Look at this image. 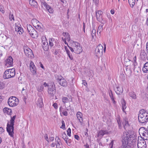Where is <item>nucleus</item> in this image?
Instances as JSON below:
<instances>
[{
    "instance_id": "1",
    "label": "nucleus",
    "mask_w": 148,
    "mask_h": 148,
    "mask_svg": "<svg viewBox=\"0 0 148 148\" xmlns=\"http://www.w3.org/2000/svg\"><path fill=\"white\" fill-rule=\"evenodd\" d=\"M133 135L130 134L129 132H124L122 137V145L120 148H130V145L128 144H131L135 139Z\"/></svg>"
},
{
    "instance_id": "2",
    "label": "nucleus",
    "mask_w": 148,
    "mask_h": 148,
    "mask_svg": "<svg viewBox=\"0 0 148 148\" xmlns=\"http://www.w3.org/2000/svg\"><path fill=\"white\" fill-rule=\"evenodd\" d=\"M138 120L140 123L144 124L148 121V113L144 110L142 109L139 111Z\"/></svg>"
},
{
    "instance_id": "3",
    "label": "nucleus",
    "mask_w": 148,
    "mask_h": 148,
    "mask_svg": "<svg viewBox=\"0 0 148 148\" xmlns=\"http://www.w3.org/2000/svg\"><path fill=\"white\" fill-rule=\"evenodd\" d=\"M124 64L126 67V71L128 73H131L134 67L133 62L128 59L125 58L124 60Z\"/></svg>"
},
{
    "instance_id": "4",
    "label": "nucleus",
    "mask_w": 148,
    "mask_h": 148,
    "mask_svg": "<svg viewBox=\"0 0 148 148\" xmlns=\"http://www.w3.org/2000/svg\"><path fill=\"white\" fill-rule=\"evenodd\" d=\"M71 44V46L74 47L75 53L77 54H79L82 51V47L80 46V44L77 42L72 41Z\"/></svg>"
},
{
    "instance_id": "5",
    "label": "nucleus",
    "mask_w": 148,
    "mask_h": 148,
    "mask_svg": "<svg viewBox=\"0 0 148 148\" xmlns=\"http://www.w3.org/2000/svg\"><path fill=\"white\" fill-rule=\"evenodd\" d=\"M27 28L29 34L32 38H35L38 36L37 32L31 25H27Z\"/></svg>"
},
{
    "instance_id": "6",
    "label": "nucleus",
    "mask_w": 148,
    "mask_h": 148,
    "mask_svg": "<svg viewBox=\"0 0 148 148\" xmlns=\"http://www.w3.org/2000/svg\"><path fill=\"white\" fill-rule=\"evenodd\" d=\"M14 124H11L8 121L7 123L6 127L7 131L9 135L12 137H14Z\"/></svg>"
},
{
    "instance_id": "7",
    "label": "nucleus",
    "mask_w": 148,
    "mask_h": 148,
    "mask_svg": "<svg viewBox=\"0 0 148 148\" xmlns=\"http://www.w3.org/2000/svg\"><path fill=\"white\" fill-rule=\"evenodd\" d=\"M48 92L51 97H53L56 93V89L54 83L48 86Z\"/></svg>"
},
{
    "instance_id": "8",
    "label": "nucleus",
    "mask_w": 148,
    "mask_h": 148,
    "mask_svg": "<svg viewBox=\"0 0 148 148\" xmlns=\"http://www.w3.org/2000/svg\"><path fill=\"white\" fill-rule=\"evenodd\" d=\"M8 102L10 106L13 107L17 105L18 102V99H17L15 97H12L9 98Z\"/></svg>"
},
{
    "instance_id": "9",
    "label": "nucleus",
    "mask_w": 148,
    "mask_h": 148,
    "mask_svg": "<svg viewBox=\"0 0 148 148\" xmlns=\"http://www.w3.org/2000/svg\"><path fill=\"white\" fill-rule=\"evenodd\" d=\"M103 50L102 45L101 44H99L97 47L95 51V54L97 57H99L102 54Z\"/></svg>"
},
{
    "instance_id": "10",
    "label": "nucleus",
    "mask_w": 148,
    "mask_h": 148,
    "mask_svg": "<svg viewBox=\"0 0 148 148\" xmlns=\"http://www.w3.org/2000/svg\"><path fill=\"white\" fill-rule=\"evenodd\" d=\"M25 55L29 58H32L34 56L32 50L28 47L25 46L23 48Z\"/></svg>"
},
{
    "instance_id": "11",
    "label": "nucleus",
    "mask_w": 148,
    "mask_h": 148,
    "mask_svg": "<svg viewBox=\"0 0 148 148\" xmlns=\"http://www.w3.org/2000/svg\"><path fill=\"white\" fill-rule=\"evenodd\" d=\"M13 60L12 57L11 56H9L5 61V65L8 67L12 66Z\"/></svg>"
},
{
    "instance_id": "12",
    "label": "nucleus",
    "mask_w": 148,
    "mask_h": 148,
    "mask_svg": "<svg viewBox=\"0 0 148 148\" xmlns=\"http://www.w3.org/2000/svg\"><path fill=\"white\" fill-rule=\"evenodd\" d=\"M41 5L42 6H43L45 7L46 9L50 13H52L53 12V8L51 6L49 5L44 1H43L41 2Z\"/></svg>"
},
{
    "instance_id": "13",
    "label": "nucleus",
    "mask_w": 148,
    "mask_h": 148,
    "mask_svg": "<svg viewBox=\"0 0 148 148\" xmlns=\"http://www.w3.org/2000/svg\"><path fill=\"white\" fill-rule=\"evenodd\" d=\"M58 81L60 84L63 86H66L67 84L66 80L62 76L59 77L58 79Z\"/></svg>"
},
{
    "instance_id": "14",
    "label": "nucleus",
    "mask_w": 148,
    "mask_h": 148,
    "mask_svg": "<svg viewBox=\"0 0 148 148\" xmlns=\"http://www.w3.org/2000/svg\"><path fill=\"white\" fill-rule=\"evenodd\" d=\"M96 18L100 22L101 18H102V14L103 12L100 10L96 11L95 12Z\"/></svg>"
},
{
    "instance_id": "15",
    "label": "nucleus",
    "mask_w": 148,
    "mask_h": 148,
    "mask_svg": "<svg viewBox=\"0 0 148 148\" xmlns=\"http://www.w3.org/2000/svg\"><path fill=\"white\" fill-rule=\"evenodd\" d=\"M29 66L30 70L32 73L34 74H36V68L34 63L32 61L30 63Z\"/></svg>"
},
{
    "instance_id": "16",
    "label": "nucleus",
    "mask_w": 148,
    "mask_h": 148,
    "mask_svg": "<svg viewBox=\"0 0 148 148\" xmlns=\"http://www.w3.org/2000/svg\"><path fill=\"white\" fill-rule=\"evenodd\" d=\"M77 118L79 120L80 123L81 125L83 123V120L82 118L83 114L82 113L80 112H78L76 114Z\"/></svg>"
},
{
    "instance_id": "17",
    "label": "nucleus",
    "mask_w": 148,
    "mask_h": 148,
    "mask_svg": "<svg viewBox=\"0 0 148 148\" xmlns=\"http://www.w3.org/2000/svg\"><path fill=\"white\" fill-rule=\"evenodd\" d=\"M10 70V69L6 70L5 71L3 76V78L4 79H8L10 78L11 77H12L11 75L9 72Z\"/></svg>"
},
{
    "instance_id": "18",
    "label": "nucleus",
    "mask_w": 148,
    "mask_h": 148,
    "mask_svg": "<svg viewBox=\"0 0 148 148\" xmlns=\"http://www.w3.org/2000/svg\"><path fill=\"white\" fill-rule=\"evenodd\" d=\"M147 54L145 52V49H142L140 51V58L142 60H145L147 58Z\"/></svg>"
},
{
    "instance_id": "19",
    "label": "nucleus",
    "mask_w": 148,
    "mask_h": 148,
    "mask_svg": "<svg viewBox=\"0 0 148 148\" xmlns=\"http://www.w3.org/2000/svg\"><path fill=\"white\" fill-rule=\"evenodd\" d=\"M37 106L39 108H42L43 106L42 102V98L41 97H39L37 100Z\"/></svg>"
},
{
    "instance_id": "20",
    "label": "nucleus",
    "mask_w": 148,
    "mask_h": 148,
    "mask_svg": "<svg viewBox=\"0 0 148 148\" xmlns=\"http://www.w3.org/2000/svg\"><path fill=\"white\" fill-rule=\"evenodd\" d=\"M15 31L19 35L21 34L23 32V29L21 27L18 25H16L15 27Z\"/></svg>"
},
{
    "instance_id": "21",
    "label": "nucleus",
    "mask_w": 148,
    "mask_h": 148,
    "mask_svg": "<svg viewBox=\"0 0 148 148\" xmlns=\"http://www.w3.org/2000/svg\"><path fill=\"white\" fill-rule=\"evenodd\" d=\"M29 4L35 8H37L38 5L37 2L34 0H29Z\"/></svg>"
},
{
    "instance_id": "22",
    "label": "nucleus",
    "mask_w": 148,
    "mask_h": 148,
    "mask_svg": "<svg viewBox=\"0 0 148 148\" xmlns=\"http://www.w3.org/2000/svg\"><path fill=\"white\" fill-rule=\"evenodd\" d=\"M56 142V148H61L60 147V140L58 136H56L55 138Z\"/></svg>"
},
{
    "instance_id": "23",
    "label": "nucleus",
    "mask_w": 148,
    "mask_h": 148,
    "mask_svg": "<svg viewBox=\"0 0 148 148\" xmlns=\"http://www.w3.org/2000/svg\"><path fill=\"white\" fill-rule=\"evenodd\" d=\"M121 103L122 106V109L123 111L126 113V112L125 111V109L127 107L126 106V103L124 99H123L121 101Z\"/></svg>"
},
{
    "instance_id": "24",
    "label": "nucleus",
    "mask_w": 148,
    "mask_h": 148,
    "mask_svg": "<svg viewBox=\"0 0 148 148\" xmlns=\"http://www.w3.org/2000/svg\"><path fill=\"white\" fill-rule=\"evenodd\" d=\"M116 89V92L117 94L120 95L123 92V88H120L119 86L117 87Z\"/></svg>"
},
{
    "instance_id": "25",
    "label": "nucleus",
    "mask_w": 148,
    "mask_h": 148,
    "mask_svg": "<svg viewBox=\"0 0 148 148\" xmlns=\"http://www.w3.org/2000/svg\"><path fill=\"white\" fill-rule=\"evenodd\" d=\"M3 111L4 113H7L8 114L10 115L12 112V110L7 108H5L3 109Z\"/></svg>"
},
{
    "instance_id": "26",
    "label": "nucleus",
    "mask_w": 148,
    "mask_h": 148,
    "mask_svg": "<svg viewBox=\"0 0 148 148\" xmlns=\"http://www.w3.org/2000/svg\"><path fill=\"white\" fill-rule=\"evenodd\" d=\"M142 70L144 73H147L148 71V64L147 63H145L144 65V67Z\"/></svg>"
},
{
    "instance_id": "27",
    "label": "nucleus",
    "mask_w": 148,
    "mask_h": 148,
    "mask_svg": "<svg viewBox=\"0 0 148 148\" xmlns=\"http://www.w3.org/2000/svg\"><path fill=\"white\" fill-rule=\"evenodd\" d=\"M62 138L64 139V140L65 141L66 143H67V145H68V143L67 140L68 138L67 137V136L65 133V132H63L62 134Z\"/></svg>"
},
{
    "instance_id": "28",
    "label": "nucleus",
    "mask_w": 148,
    "mask_h": 148,
    "mask_svg": "<svg viewBox=\"0 0 148 148\" xmlns=\"http://www.w3.org/2000/svg\"><path fill=\"white\" fill-rule=\"evenodd\" d=\"M129 95L130 97L134 99H136V96L135 93L133 92H130L129 93Z\"/></svg>"
},
{
    "instance_id": "29",
    "label": "nucleus",
    "mask_w": 148,
    "mask_h": 148,
    "mask_svg": "<svg viewBox=\"0 0 148 148\" xmlns=\"http://www.w3.org/2000/svg\"><path fill=\"white\" fill-rule=\"evenodd\" d=\"M32 23L34 26H35L38 24H40L39 22L36 19H33L32 20Z\"/></svg>"
},
{
    "instance_id": "30",
    "label": "nucleus",
    "mask_w": 148,
    "mask_h": 148,
    "mask_svg": "<svg viewBox=\"0 0 148 148\" xmlns=\"http://www.w3.org/2000/svg\"><path fill=\"white\" fill-rule=\"evenodd\" d=\"M109 94L111 99L113 101V103L114 104L116 102L113 97L112 91L111 90H110V91L109 92Z\"/></svg>"
},
{
    "instance_id": "31",
    "label": "nucleus",
    "mask_w": 148,
    "mask_h": 148,
    "mask_svg": "<svg viewBox=\"0 0 148 148\" xmlns=\"http://www.w3.org/2000/svg\"><path fill=\"white\" fill-rule=\"evenodd\" d=\"M10 70V71H9V72L11 75L12 77H13L15 75V69L14 68H12Z\"/></svg>"
},
{
    "instance_id": "32",
    "label": "nucleus",
    "mask_w": 148,
    "mask_h": 148,
    "mask_svg": "<svg viewBox=\"0 0 148 148\" xmlns=\"http://www.w3.org/2000/svg\"><path fill=\"white\" fill-rule=\"evenodd\" d=\"M145 131H144L145 133V138L143 137L144 139L147 140H148V129H145Z\"/></svg>"
},
{
    "instance_id": "33",
    "label": "nucleus",
    "mask_w": 148,
    "mask_h": 148,
    "mask_svg": "<svg viewBox=\"0 0 148 148\" xmlns=\"http://www.w3.org/2000/svg\"><path fill=\"white\" fill-rule=\"evenodd\" d=\"M64 36H66V39L67 40L69 41L70 40V36L69 34L68 33L64 32L63 34Z\"/></svg>"
},
{
    "instance_id": "34",
    "label": "nucleus",
    "mask_w": 148,
    "mask_h": 148,
    "mask_svg": "<svg viewBox=\"0 0 148 148\" xmlns=\"http://www.w3.org/2000/svg\"><path fill=\"white\" fill-rule=\"evenodd\" d=\"M128 1L130 5H132V7H133L135 4V0H128Z\"/></svg>"
},
{
    "instance_id": "35",
    "label": "nucleus",
    "mask_w": 148,
    "mask_h": 148,
    "mask_svg": "<svg viewBox=\"0 0 148 148\" xmlns=\"http://www.w3.org/2000/svg\"><path fill=\"white\" fill-rule=\"evenodd\" d=\"M134 72L136 73H138L140 71V69L139 67H137L136 66H134Z\"/></svg>"
},
{
    "instance_id": "36",
    "label": "nucleus",
    "mask_w": 148,
    "mask_h": 148,
    "mask_svg": "<svg viewBox=\"0 0 148 148\" xmlns=\"http://www.w3.org/2000/svg\"><path fill=\"white\" fill-rule=\"evenodd\" d=\"M16 117V116L14 115L13 117H11V119L10 120V123L12 124H14V120Z\"/></svg>"
},
{
    "instance_id": "37",
    "label": "nucleus",
    "mask_w": 148,
    "mask_h": 148,
    "mask_svg": "<svg viewBox=\"0 0 148 148\" xmlns=\"http://www.w3.org/2000/svg\"><path fill=\"white\" fill-rule=\"evenodd\" d=\"M125 124L124 125V127L125 129H126V126H128L129 125V124L128 123V121L127 120V119H125Z\"/></svg>"
},
{
    "instance_id": "38",
    "label": "nucleus",
    "mask_w": 148,
    "mask_h": 148,
    "mask_svg": "<svg viewBox=\"0 0 148 148\" xmlns=\"http://www.w3.org/2000/svg\"><path fill=\"white\" fill-rule=\"evenodd\" d=\"M5 87V83L4 82H0V89H3Z\"/></svg>"
},
{
    "instance_id": "39",
    "label": "nucleus",
    "mask_w": 148,
    "mask_h": 148,
    "mask_svg": "<svg viewBox=\"0 0 148 148\" xmlns=\"http://www.w3.org/2000/svg\"><path fill=\"white\" fill-rule=\"evenodd\" d=\"M103 25H100L98 27V32H99L100 33L103 30Z\"/></svg>"
},
{
    "instance_id": "40",
    "label": "nucleus",
    "mask_w": 148,
    "mask_h": 148,
    "mask_svg": "<svg viewBox=\"0 0 148 148\" xmlns=\"http://www.w3.org/2000/svg\"><path fill=\"white\" fill-rule=\"evenodd\" d=\"M136 57L135 56L133 58V60L134 62H133V65L134 66H136V65H137V63L136 61Z\"/></svg>"
},
{
    "instance_id": "41",
    "label": "nucleus",
    "mask_w": 148,
    "mask_h": 148,
    "mask_svg": "<svg viewBox=\"0 0 148 148\" xmlns=\"http://www.w3.org/2000/svg\"><path fill=\"white\" fill-rule=\"evenodd\" d=\"M96 30L95 29H93L92 30V38H94V36H95Z\"/></svg>"
},
{
    "instance_id": "42",
    "label": "nucleus",
    "mask_w": 148,
    "mask_h": 148,
    "mask_svg": "<svg viewBox=\"0 0 148 148\" xmlns=\"http://www.w3.org/2000/svg\"><path fill=\"white\" fill-rule=\"evenodd\" d=\"M67 134L69 136H71V129L70 128H69L67 130Z\"/></svg>"
},
{
    "instance_id": "43",
    "label": "nucleus",
    "mask_w": 148,
    "mask_h": 148,
    "mask_svg": "<svg viewBox=\"0 0 148 148\" xmlns=\"http://www.w3.org/2000/svg\"><path fill=\"white\" fill-rule=\"evenodd\" d=\"M62 100L63 102L64 103H66L67 102V101H68V98L67 97H64L62 99Z\"/></svg>"
},
{
    "instance_id": "44",
    "label": "nucleus",
    "mask_w": 148,
    "mask_h": 148,
    "mask_svg": "<svg viewBox=\"0 0 148 148\" xmlns=\"http://www.w3.org/2000/svg\"><path fill=\"white\" fill-rule=\"evenodd\" d=\"M62 125L61 126L60 128H62L63 129H65V123L64 121L63 120L62 121Z\"/></svg>"
},
{
    "instance_id": "45",
    "label": "nucleus",
    "mask_w": 148,
    "mask_h": 148,
    "mask_svg": "<svg viewBox=\"0 0 148 148\" xmlns=\"http://www.w3.org/2000/svg\"><path fill=\"white\" fill-rule=\"evenodd\" d=\"M0 11L3 14L5 12V11L3 7L1 4H0Z\"/></svg>"
},
{
    "instance_id": "46",
    "label": "nucleus",
    "mask_w": 148,
    "mask_h": 148,
    "mask_svg": "<svg viewBox=\"0 0 148 148\" xmlns=\"http://www.w3.org/2000/svg\"><path fill=\"white\" fill-rule=\"evenodd\" d=\"M102 20V21L101 22L102 24V25H103V24H106L107 23V21L105 19L103 18H101V19Z\"/></svg>"
},
{
    "instance_id": "47",
    "label": "nucleus",
    "mask_w": 148,
    "mask_h": 148,
    "mask_svg": "<svg viewBox=\"0 0 148 148\" xmlns=\"http://www.w3.org/2000/svg\"><path fill=\"white\" fill-rule=\"evenodd\" d=\"M104 135V134H103V132L102 130L100 131L98 133V136H103Z\"/></svg>"
},
{
    "instance_id": "48",
    "label": "nucleus",
    "mask_w": 148,
    "mask_h": 148,
    "mask_svg": "<svg viewBox=\"0 0 148 148\" xmlns=\"http://www.w3.org/2000/svg\"><path fill=\"white\" fill-rule=\"evenodd\" d=\"M9 18L10 21H12V20H13V21L14 20V16L13 14H11L10 13L9 16Z\"/></svg>"
},
{
    "instance_id": "49",
    "label": "nucleus",
    "mask_w": 148,
    "mask_h": 148,
    "mask_svg": "<svg viewBox=\"0 0 148 148\" xmlns=\"http://www.w3.org/2000/svg\"><path fill=\"white\" fill-rule=\"evenodd\" d=\"M39 24H38L34 27H35L36 29L40 30L41 29V27L39 25Z\"/></svg>"
},
{
    "instance_id": "50",
    "label": "nucleus",
    "mask_w": 148,
    "mask_h": 148,
    "mask_svg": "<svg viewBox=\"0 0 148 148\" xmlns=\"http://www.w3.org/2000/svg\"><path fill=\"white\" fill-rule=\"evenodd\" d=\"M68 47H69V49H70V50L71 51V52H74V47H70L69 45H68Z\"/></svg>"
},
{
    "instance_id": "51",
    "label": "nucleus",
    "mask_w": 148,
    "mask_h": 148,
    "mask_svg": "<svg viewBox=\"0 0 148 148\" xmlns=\"http://www.w3.org/2000/svg\"><path fill=\"white\" fill-rule=\"evenodd\" d=\"M62 114L65 116H67L68 115V113L66 111L63 110L62 112Z\"/></svg>"
},
{
    "instance_id": "52",
    "label": "nucleus",
    "mask_w": 148,
    "mask_h": 148,
    "mask_svg": "<svg viewBox=\"0 0 148 148\" xmlns=\"http://www.w3.org/2000/svg\"><path fill=\"white\" fill-rule=\"evenodd\" d=\"M67 55L71 60H73V58L72 55L71 53Z\"/></svg>"
},
{
    "instance_id": "53",
    "label": "nucleus",
    "mask_w": 148,
    "mask_h": 148,
    "mask_svg": "<svg viewBox=\"0 0 148 148\" xmlns=\"http://www.w3.org/2000/svg\"><path fill=\"white\" fill-rule=\"evenodd\" d=\"M93 1L95 3V5H97L99 3V0H93Z\"/></svg>"
},
{
    "instance_id": "54",
    "label": "nucleus",
    "mask_w": 148,
    "mask_h": 148,
    "mask_svg": "<svg viewBox=\"0 0 148 148\" xmlns=\"http://www.w3.org/2000/svg\"><path fill=\"white\" fill-rule=\"evenodd\" d=\"M4 132V130L2 127H0V134Z\"/></svg>"
},
{
    "instance_id": "55",
    "label": "nucleus",
    "mask_w": 148,
    "mask_h": 148,
    "mask_svg": "<svg viewBox=\"0 0 148 148\" xmlns=\"http://www.w3.org/2000/svg\"><path fill=\"white\" fill-rule=\"evenodd\" d=\"M53 106L55 109H56L58 108V105L56 103H54Z\"/></svg>"
},
{
    "instance_id": "56",
    "label": "nucleus",
    "mask_w": 148,
    "mask_h": 148,
    "mask_svg": "<svg viewBox=\"0 0 148 148\" xmlns=\"http://www.w3.org/2000/svg\"><path fill=\"white\" fill-rule=\"evenodd\" d=\"M45 139L48 142H49L48 140V138L47 134H45V136H44Z\"/></svg>"
},
{
    "instance_id": "57",
    "label": "nucleus",
    "mask_w": 148,
    "mask_h": 148,
    "mask_svg": "<svg viewBox=\"0 0 148 148\" xmlns=\"http://www.w3.org/2000/svg\"><path fill=\"white\" fill-rule=\"evenodd\" d=\"M103 134H104V135L105 134H108L109 133L106 130H103Z\"/></svg>"
},
{
    "instance_id": "58",
    "label": "nucleus",
    "mask_w": 148,
    "mask_h": 148,
    "mask_svg": "<svg viewBox=\"0 0 148 148\" xmlns=\"http://www.w3.org/2000/svg\"><path fill=\"white\" fill-rule=\"evenodd\" d=\"M56 144V142L55 143H53L51 144L50 146L51 147H54L55 146V145Z\"/></svg>"
},
{
    "instance_id": "59",
    "label": "nucleus",
    "mask_w": 148,
    "mask_h": 148,
    "mask_svg": "<svg viewBox=\"0 0 148 148\" xmlns=\"http://www.w3.org/2000/svg\"><path fill=\"white\" fill-rule=\"evenodd\" d=\"M75 138L77 140H78L79 138V136L77 135H75L74 136Z\"/></svg>"
},
{
    "instance_id": "60",
    "label": "nucleus",
    "mask_w": 148,
    "mask_h": 148,
    "mask_svg": "<svg viewBox=\"0 0 148 148\" xmlns=\"http://www.w3.org/2000/svg\"><path fill=\"white\" fill-rule=\"evenodd\" d=\"M62 38V40L64 42V43H65V44H67V45L68 46V45H68L67 43L66 42V40L65 39H64Z\"/></svg>"
},
{
    "instance_id": "61",
    "label": "nucleus",
    "mask_w": 148,
    "mask_h": 148,
    "mask_svg": "<svg viewBox=\"0 0 148 148\" xmlns=\"http://www.w3.org/2000/svg\"><path fill=\"white\" fill-rule=\"evenodd\" d=\"M49 45L50 47H52L53 46V44L52 42H49Z\"/></svg>"
},
{
    "instance_id": "62",
    "label": "nucleus",
    "mask_w": 148,
    "mask_h": 148,
    "mask_svg": "<svg viewBox=\"0 0 148 148\" xmlns=\"http://www.w3.org/2000/svg\"><path fill=\"white\" fill-rule=\"evenodd\" d=\"M63 109H64L63 108L62 106H61L60 108V112H62L63 110H64Z\"/></svg>"
},
{
    "instance_id": "63",
    "label": "nucleus",
    "mask_w": 148,
    "mask_h": 148,
    "mask_svg": "<svg viewBox=\"0 0 148 148\" xmlns=\"http://www.w3.org/2000/svg\"><path fill=\"white\" fill-rule=\"evenodd\" d=\"M49 139L51 141H53L54 140V137H50Z\"/></svg>"
},
{
    "instance_id": "64",
    "label": "nucleus",
    "mask_w": 148,
    "mask_h": 148,
    "mask_svg": "<svg viewBox=\"0 0 148 148\" xmlns=\"http://www.w3.org/2000/svg\"><path fill=\"white\" fill-rule=\"evenodd\" d=\"M68 141V145H70V144L71 142V139H69L67 140Z\"/></svg>"
}]
</instances>
